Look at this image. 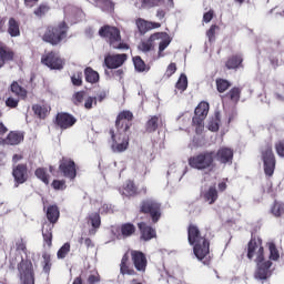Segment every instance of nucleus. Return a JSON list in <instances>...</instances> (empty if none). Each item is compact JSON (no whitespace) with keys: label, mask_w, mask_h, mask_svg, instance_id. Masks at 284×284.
Instances as JSON below:
<instances>
[{"label":"nucleus","mask_w":284,"mask_h":284,"mask_svg":"<svg viewBox=\"0 0 284 284\" xmlns=\"http://www.w3.org/2000/svg\"><path fill=\"white\" fill-rule=\"evenodd\" d=\"M247 258L254 260L255 263H258L260 261H265V251L263 248V240L261 239H252L248 242L247 246Z\"/></svg>","instance_id":"nucleus-6"},{"label":"nucleus","mask_w":284,"mask_h":284,"mask_svg":"<svg viewBox=\"0 0 284 284\" xmlns=\"http://www.w3.org/2000/svg\"><path fill=\"white\" fill-rule=\"evenodd\" d=\"M176 90H180V92H185L187 90V75L181 74L176 84H175Z\"/></svg>","instance_id":"nucleus-41"},{"label":"nucleus","mask_w":284,"mask_h":284,"mask_svg":"<svg viewBox=\"0 0 284 284\" xmlns=\"http://www.w3.org/2000/svg\"><path fill=\"white\" fill-rule=\"evenodd\" d=\"M156 43L159 44L158 59H163V57H165L163 51H165L170 43H172V38H170V34L165 32L152 34L149 40L142 41L139 44V50H141V52H150L151 50H154V45H156Z\"/></svg>","instance_id":"nucleus-2"},{"label":"nucleus","mask_w":284,"mask_h":284,"mask_svg":"<svg viewBox=\"0 0 284 284\" xmlns=\"http://www.w3.org/2000/svg\"><path fill=\"white\" fill-rule=\"evenodd\" d=\"M16 247L18 252H23L26 250V242H23V239L16 240Z\"/></svg>","instance_id":"nucleus-61"},{"label":"nucleus","mask_w":284,"mask_h":284,"mask_svg":"<svg viewBox=\"0 0 284 284\" xmlns=\"http://www.w3.org/2000/svg\"><path fill=\"white\" fill-rule=\"evenodd\" d=\"M141 212L150 214L153 223H158L161 219V204L156 200H144L140 206Z\"/></svg>","instance_id":"nucleus-7"},{"label":"nucleus","mask_w":284,"mask_h":284,"mask_svg":"<svg viewBox=\"0 0 284 284\" xmlns=\"http://www.w3.org/2000/svg\"><path fill=\"white\" fill-rule=\"evenodd\" d=\"M99 281H101V278L99 277V273L92 274L88 277L89 284H95L99 283Z\"/></svg>","instance_id":"nucleus-62"},{"label":"nucleus","mask_w":284,"mask_h":284,"mask_svg":"<svg viewBox=\"0 0 284 284\" xmlns=\"http://www.w3.org/2000/svg\"><path fill=\"white\" fill-rule=\"evenodd\" d=\"M42 258V272H44V274H50V270H52V263H50V254L43 253Z\"/></svg>","instance_id":"nucleus-40"},{"label":"nucleus","mask_w":284,"mask_h":284,"mask_svg":"<svg viewBox=\"0 0 284 284\" xmlns=\"http://www.w3.org/2000/svg\"><path fill=\"white\" fill-rule=\"evenodd\" d=\"M212 19H214V11L213 10H210V11H207L203 14V22L204 23H210V21H212Z\"/></svg>","instance_id":"nucleus-58"},{"label":"nucleus","mask_w":284,"mask_h":284,"mask_svg":"<svg viewBox=\"0 0 284 284\" xmlns=\"http://www.w3.org/2000/svg\"><path fill=\"white\" fill-rule=\"evenodd\" d=\"M12 176L17 183L16 187H19V185L28 181V166L26 164H18L13 168Z\"/></svg>","instance_id":"nucleus-16"},{"label":"nucleus","mask_w":284,"mask_h":284,"mask_svg":"<svg viewBox=\"0 0 284 284\" xmlns=\"http://www.w3.org/2000/svg\"><path fill=\"white\" fill-rule=\"evenodd\" d=\"M261 159L264 163V173L266 176H272L274 174V170H276V159L274 158L272 145H265L262 148Z\"/></svg>","instance_id":"nucleus-5"},{"label":"nucleus","mask_w":284,"mask_h":284,"mask_svg":"<svg viewBox=\"0 0 284 284\" xmlns=\"http://www.w3.org/2000/svg\"><path fill=\"white\" fill-rule=\"evenodd\" d=\"M100 37L108 39L109 44L113 50H128V44L121 41V31L116 27H102L99 30Z\"/></svg>","instance_id":"nucleus-3"},{"label":"nucleus","mask_w":284,"mask_h":284,"mask_svg":"<svg viewBox=\"0 0 284 284\" xmlns=\"http://www.w3.org/2000/svg\"><path fill=\"white\" fill-rule=\"evenodd\" d=\"M234 159V151L227 146H222L215 153V160L223 165L232 164V160Z\"/></svg>","instance_id":"nucleus-15"},{"label":"nucleus","mask_w":284,"mask_h":284,"mask_svg":"<svg viewBox=\"0 0 284 284\" xmlns=\"http://www.w3.org/2000/svg\"><path fill=\"white\" fill-rule=\"evenodd\" d=\"M128 261H130V256L128 255V253H125L121 260L120 272L121 274H129L130 276H132V274H134V270H130L128 267Z\"/></svg>","instance_id":"nucleus-36"},{"label":"nucleus","mask_w":284,"mask_h":284,"mask_svg":"<svg viewBox=\"0 0 284 284\" xmlns=\"http://www.w3.org/2000/svg\"><path fill=\"white\" fill-rule=\"evenodd\" d=\"M241 63H243V58L241 55H234L227 60L226 68L229 70H236V68H240Z\"/></svg>","instance_id":"nucleus-37"},{"label":"nucleus","mask_w":284,"mask_h":284,"mask_svg":"<svg viewBox=\"0 0 284 284\" xmlns=\"http://www.w3.org/2000/svg\"><path fill=\"white\" fill-rule=\"evenodd\" d=\"M71 81H72L73 85H81V83H83V81L81 80V73H74L71 77Z\"/></svg>","instance_id":"nucleus-59"},{"label":"nucleus","mask_w":284,"mask_h":284,"mask_svg":"<svg viewBox=\"0 0 284 284\" xmlns=\"http://www.w3.org/2000/svg\"><path fill=\"white\" fill-rule=\"evenodd\" d=\"M23 141V133L10 132L6 138L3 145H19Z\"/></svg>","instance_id":"nucleus-24"},{"label":"nucleus","mask_w":284,"mask_h":284,"mask_svg":"<svg viewBox=\"0 0 284 284\" xmlns=\"http://www.w3.org/2000/svg\"><path fill=\"white\" fill-rule=\"evenodd\" d=\"M207 129H209L211 132H219V118L211 119V120L209 121Z\"/></svg>","instance_id":"nucleus-50"},{"label":"nucleus","mask_w":284,"mask_h":284,"mask_svg":"<svg viewBox=\"0 0 284 284\" xmlns=\"http://www.w3.org/2000/svg\"><path fill=\"white\" fill-rule=\"evenodd\" d=\"M133 116L134 115L130 111L120 112L115 121L116 131L114 132V130H110L111 150L112 152H115V154L125 152L130 145V135L128 134V131L130 130V125H132L131 121Z\"/></svg>","instance_id":"nucleus-1"},{"label":"nucleus","mask_w":284,"mask_h":284,"mask_svg":"<svg viewBox=\"0 0 284 284\" xmlns=\"http://www.w3.org/2000/svg\"><path fill=\"white\" fill-rule=\"evenodd\" d=\"M271 212L274 216H283L284 214V204L281 202H275L271 209Z\"/></svg>","instance_id":"nucleus-43"},{"label":"nucleus","mask_w":284,"mask_h":284,"mask_svg":"<svg viewBox=\"0 0 284 284\" xmlns=\"http://www.w3.org/2000/svg\"><path fill=\"white\" fill-rule=\"evenodd\" d=\"M267 245L270 252V261H278V258H281V254L278 253V248H276V244L270 242Z\"/></svg>","instance_id":"nucleus-39"},{"label":"nucleus","mask_w":284,"mask_h":284,"mask_svg":"<svg viewBox=\"0 0 284 284\" xmlns=\"http://www.w3.org/2000/svg\"><path fill=\"white\" fill-rule=\"evenodd\" d=\"M131 258L133 261V265L138 272H145L148 267V257L141 251H131Z\"/></svg>","instance_id":"nucleus-14"},{"label":"nucleus","mask_w":284,"mask_h":284,"mask_svg":"<svg viewBox=\"0 0 284 284\" xmlns=\"http://www.w3.org/2000/svg\"><path fill=\"white\" fill-rule=\"evenodd\" d=\"M57 123L62 130H68V128H72L77 123V119L70 113H59L57 115Z\"/></svg>","instance_id":"nucleus-21"},{"label":"nucleus","mask_w":284,"mask_h":284,"mask_svg":"<svg viewBox=\"0 0 284 284\" xmlns=\"http://www.w3.org/2000/svg\"><path fill=\"white\" fill-rule=\"evenodd\" d=\"M84 74L88 83H97L99 81V72L94 71L92 68H87Z\"/></svg>","instance_id":"nucleus-38"},{"label":"nucleus","mask_w":284,"mask_h":284,"mask_svg":"<svg viewBox=\"0 0 284 284\" xmlns=\"http://www.w3.org/2000/svg\"><path fill=\"white\" fill-rule=\"evenodd\" d=\"M138 226L141 232L142 241H152V239H156V230L152 229V226L146 225L144 222H140Z\"/></svg>","instance_id":"nucleus-23"},{"label":"nucleus","mask_w":284,"mask_h":284,"mask_svg":"<svg viewBox=\"0 0 284 284\" xmlns=\"http://www.w3.org/2000/svg\"><path fill=\"white\" fill-rule=\"evenodd\" d=\"M92 105H97V98L89 97L84 102V108L87 110H92Z\"/></svg>","instance_id":"nucleus-55"},{"label":"nucleus","mask_w":284,"mask_h":284,"mask_svg":"<svg viewBox=\"0 0 284 284\" xmlns=\"http://www.w3.org/2000/svg\"><path fill=\"white\" fill-rule=\"evenodd\" d=\"M217 29H219V27L216 24H212L211 28L207 30L206 37H207L209 41H214V37L216 34Z\"/></svg>","instance_id":"nucleus-52"},{"label":"nucleus","mask_w":284,"mask_h":284,"mask_svg":"<svg viewBox=\"0 0 284 284\" xmlns=\"http://www.w3.org/2000/svg\"><path fill=\"white\" fill-rule=\"evenodd\" d=\"M11 92L16 94V97H19V99H27L28 97V90L21 87L19 82H13L11 84Z\"/></svg>","instance_id":"nucleus-33"},{"label":"nucleus","mask_w":284,"mask_h":284,"mask_svg":"<svg viewBox=\"0 0 284 284\" xmlns=\"http://www.w3.org/2000/svg\"><path fill=\"white\" fill-rule=\"evenodd\" d=\"M230 85H232V84L230 83V81H227L225 79L216 80V88H217V92H220V93L225 92L230 88Z\"/></svg>","instance_id":"nucleus-45"},{"label":"nucleus","mask_w":284,"mask_h":284,"mask_svg":"<svg viewBox=\"0 0 284 284\" xmlns=\"http://www.w3.org/2000/svg\"><path fill=\"white\" fill-rule=\"evenodd\" d=\"M8 132V128L0 122V145H3L6 140V133Z\"/></svg>","instance_id":"nucleus-56"},{"label":"nucleus","mask_w":284,"mask_h":284,"mask_svg":"<svg viewBox=\"0 0 284 284\" xmlns=\"http://www.w3.org/2000/svg\"><path fill=\"white\" fill-rule=\"evenodd\" d=\"M70 254V243H64L61 248L58 251V258H65Z\"/></svg>","instance_id":"nucleus-48"},{"label":"nucleus","mask_w":284,"mask_h":284,"mask_svg":"<svg viewBox=\"0 0 284 284\" xmlns=\"http://www.w3.org/2000/svg\"><path fill=\"white\" fill-rule=\"evenodd\" d=\"M84 98H85V92L83 91L75 92L73 95V102L75 103V105H79V103H83Z\"/></svg>","instance_id":"nucleus-51"},{"label":"nucleus","mask_w":284,"mask_h":284,"mask_svg":"<svg viewBox=\"0 0 284 284\" xmlns=\"http://www.w3.org/2000/svg\"><path fill=\"white\" fill-rule=\"evenodd\" d=\"M174 72H176V64L175 63L169 64V67L166 68V77H172Z\"/></svg>","instance_id":"nucleus-63"},{"label":"nucleus","mask_w":284,"mask_h":284,"mask_svg":"<svg viewBox=\"0 0 284 284\" xmlns=\"http://www.w3.org/2000/svg\"><path fill=\"white\" fill-rule=\"evenodd\" d=\"M187 239L190 245H196L199 243H205V237L201 236V231L199 226L191 224L187 229Z\"/></svg>","instance_id":"nucleus-17"},{"label":"nucleus","mask_w":284,"mask_h":284,"mask_svg":"<svg viewBox=\"0 0 284 284\" xmlns=\"http://www.w3.org/2000/svg\"><path fill=\"white\" fill-rule=\"evenodd\" d=\"M275 150L277 152V154L284 159V141L281 140L275 144Z\"/></svg>","instance_id":"nucleus-54"},{"label":"nucleus","mask_w":284,"mask_h":284,"mask_svg":"<svg viewBox=\"0 0 284 284\" xmlns=\"http://www.w3.org/2000/svg\"><path fill=\"white\" fill-rule=\"evenodd\" d=\"M90 223L94 230H99L101 227V215L99 213H92L90 215Z\"/></svg>","instance_id":"nucleus-47"},{"label":"nucleus","mask_w":284,"mask_h":284,"mask_svg":"<svg viewBox=\"0 0 284 284\" xmlns=\"http://www.w3.org/2000/svg\"><path fill=\"white\" fill-rule=\"evenodd\" d=\"M227 97L233 101V103H239V100L241 99V89L233 88L229 91Z\"/></svg>","instance_id":"nucleus-46"},{"label":"nucleus","mask_w":284,"mask_h":284,"mask_svg":"<svg viewBox=\"0 0 284 284\" xmlns=\"http://www.w3.org/2000/svg\"><path fill=\"white\" fill-rule=\"evenodd\" d=\"M133 64L138 72H145V62H143L141 57L133 58Z\"/></svg>","instance_id":"nucleus-49"},{"label":"nucleus","mask_w":284,"mask_h":284,"mask_svg":"<svg viewBox=\"0 0 284 284\" xmlns=\"http://www.w3.org/2000/svg\"><path fill=\"white\" fill-rule=\"evenodd\" d=\"M128 61V54H109L104 58V63L106 68L110 70H116V68H121Z\"/></svg>","instance_id":"nucleus-12"},{"label":"nucleus","mask_w":284,"mask_h":284,"mask_svg":"<svg viewBox=\"0 0 284 284\" xmlns=\"http://www.w3.org/2000/svg\"><path fill=\"white\" fill-rule=\"evenodd\" d=\"M193 252L197 261H203V258H205V256L210 254V242H207V240H204V242L194 244Z\"/></svg>","instance_id":"nucleus-19"},{"label":"nucleus","mask_w":284,"mask_h":284,"mask_svg":"<svg viewBox=\"0 0 284 284\" xmlns=\"http://www.w3.org/2000/svg\"><path fill=\"white\" fill-rule=\"evenodd\" d=\"M60 171L67 179H77V164L70 159H64L60 163Z\"/></svg>","instance_id":"nucleus-13"},{"label":"nucleus","mask_w":284,"mask_h":284,"mask_svg":"<svg viewBox=\"0 0 284 284\" xmlns=\"http://www.w3.org/2000/svg\"><path fill=\"white\" fill-rule=\"evenodd\" d=\"M201 196L205 203H207L209 205H214V203L219 201V191L216 190V186L211 185L202 191Z\"/></svg>","instance_id":"nucleus-20"},{"label":"nucleus","mask_w":284,"mask_h":284,"mask_svg":"<svg viewBox=\"0 0 284 284\" xmlns=\"http://www.w3.org/2000/svg\"><path fill=\"white\" fill-rule=\"evenodd\" d=\"M99 212H100V214H105V213L110 212V205L102 204L101 207H99Z\"/></svg>","instance_id":"nucleus-64"},{"label":"nucleus","mask_w":284,"mask_h":284,"mask_svg":"<svg viewBox=\"0 0 284 284\" xmlns=\"http://www.w3.org/2000/svg\"><path fill=\"white\" fill-rule=\"evenodd\" d=\"M36 176L37 179L42 181V183H44L45 185L50 183V175H48V172H45V169H37Z\"/></svg>","instance_id":"nucleus-42"},{"label":"nucleus","mask_w":284,"mask_h":284,"mask_svg":"<svg viewBox=\"0 0 284 284\" xmlns=\"http://www.w3.org/2000/svg\"><path fill=\"white\" fill-rule=\"evenodd\" d=\"M51 185L53 190H65V181L63 180H54Z\"/></svg>","instance_id":"nucleus-53"},{"label":"nucleus","mask_w":284,"mask_h":284,"mask_svg":"<svg viewBox=\"0 0 284 284\" xmlns=\"http://www.w3.org/2000/svg\"><path fill=\"white\" fill-rule=\"evenodd\" d=\"M32 110L34 112V115L38 116L39 119H45V116L50 114V106L45 104H34L32 106Z\"/></svg>","instance_id":"nucleus-28"},{"label":"nucleus","mask_w":284,"mask_h":284,"mask_svg":"<svg viewBox=\"0 0 284 284\" xmlns=\"http://www.w3.org/2000/svg\"><path fill=\"white\" fill-rule=\"evenodd\" d=\"M6 105L8 108H17L19 105V100H17L14 98H8L6 101Z\"/></svg>","instance_id":"nucleus-60"},{"label":"nucleus","mask_w":284,"mask_h":284,"mask_svg":"<svg viewBox=\"0 0 284 284\" xmlns=\"http://www.w3.org/2000/svg\"><path fill=\"white\" fill-rule=\"evenodd\" d=\"M94 6L101 8L103 12H112L114 10V3L110 0H94Z\"/></svg>","instance_id":"nucleus-35"},{"label":"nucleus","mask_w":284,"mask_h":284,"mask_svg":"<svg viewBox=\"0 0 284 284\" xmlns=\"http://www.w3.org/2000/svg\"><path fill=\"white\" fill-rule=\"evenodd\" d=\"M214 163V153L206 152L189 160V165L195 170H207Z\"/></svg>","instance_id":"nucleus-8"},{"label":"nucleus","mask_w":284,"mask_h":284,"mask_svg":"<svg viewBox=\"0 0 284 284\" xmlns=\"http://www.w3.org/2000/svg\"><path fill=\"white\" fill-rule=\"evenodd\" d=\"M14 59V53L12 51H7L3 47L0 45V68L6 65V62L12 61Z\"/></svg>","instance_id":"nucleus-34"},{"label":"nucleus","mask_w":284,"mask_h":284,"mask_svg":"<svg viewBox=\"0 0 284 284\" xmlns=\"http://www.w3.org/2000/svg\"><path fill=\"white\" fill-rule=\"evenodd\" d=\"M256 263L255 278L256 281H267L272 276V261L261 260Z\"/></svg>","instance_id":"nucleus-10"},{"label":"nucleus","mask_w":284,"mask_h":284,"mask_svg":"<svg viewBox=\"0 0 284 284\" xmlns=\"http://www.w3.org/2000/svg\"><path fill=\"white\" fill-rule=\"evenodd\" d=\"M210 112V104L207 102H201L195 108V116L193 118V123L201 125Z\"/></svg>","instance_id":"nucleus-18"},{"label":"nucleus","mask_w":284,"mask_h":284,"mask_svg":"<svg viewBox=\"0 0 284 284\" xmlns=\"http://www.w3.org/2000/svg\"><path fill=\"white\" fill-rule=\"evenodd\" d=\"M135 26L140 32V34H145L146 32H150V30H156L161 26L159 22H150L142 18L136 19Z\"/></svg>","instance_id":"nucleus-22"},{"label":"nucleus","mask_w":284,"mask_h":284,"mask_svg":"<svg viewBox=\"0 0 284 284\" xmlns=\"http://www.w3.org/2000/svg\"><path fill=\"white\" fill-rule=\"evenodd\" d=\"M7 32L10 34V37H21V28L14 18L9 19Z\"/></svg>","instance_id":"nucleus-25"},{"label":"nucleus","mask_w":284,"mask_h":284,"mask_svg":"<svg viewBox=\"0 0 284 284\" xmlns=\"http://www.w3.org/2000/svg\"><path fill=\"white\" fill-rule=\"evenodd\" d=\"M165 0H142V8L150 10V8H156L161 6Z\"/></svg>","instance_id":"nucleus-44"},{"label":"nucleus","mask_w":284,"mask_h":284,"mask_svg":"<svg viewBox=\"0 0 284 284\" xmlns=\"http://www.w3.org/2000/svg\"><path fill=\"white\" fill-rule=\"evenodd\" d=\"M161 123H163V118L161 115H153L146 122V130L149 132H156V130H159V125H161Z\"/></svg>","instance_id":"nucleus-26"},{"label":"nucleus","mask_w":284,"mask_h":284,"mask_svg":"<svg viewBox=\"0 0 284 284\" xmlns=\"http://www.w3.org/2000/svg\"><path fill=\"white\" fill-rule=\"evenodd\" d=\"M174 173L181 174V179H183V176L187 174V165L185 164V162L172 164L169 169V174H174Z\"/></svg>","instance_id":"nucleus-29"},{"label":"nucleus","mask_w":284,"mask_h":284,"mask_svg":"<svg viewBox=\"0 0 284 284\" xmlns=\"http://www.w3.org/2000/svg\"><path fill=\"white\" fill-rule=\"evenodd\" d=\"M120 193L122 196H134V194H136V186H134V182L126 181L122 190H120Z\"/></svg>","instance_id":"nucleus-31"},{"label":"nucleus","mask_w":284,"mask_h":284,"mask_svg":"<svg viewBox=\"0 0 284 284\" xmlns=\"http://www.w3.org/2000/svg\"><path fill=\"white\" fill-rule=\"evenodd\" d=\"M41 63L50 68V70H63V59L55 52H49L42 55Z\"/></svg>","instance_id":"nucleus-9"},{"label":"nucleus","mask_w":284,"mask_h":284,"mask_svg":"<svg viewBox=\"0 0 284 284\" xmlns=\"http://www.w3.org/2000/svg\"><path fill=\"white\" fill-rule=\"evenodd\" d=\"M54 225L52 224H44L42 226V236L44 242L47 243L48 247H52V229Z\"/></svg>","instance_id":"nucleus-30"},{"label":"nucleus","mask_w":284,"mask_h":284,"mask_svg":"<svg viewBox=\"0 0 284 284\" xmlns=\"http://www.w3.org/2000/svg\"><path fill=\"white\" fill-rule=\"evenodd\" d=\"M50 8L48 6L41 4L39 9L34 11V14H37V17H41L42 14H45V12H48Z\"/></svg>","instance_id":"nucleus-57"},{"label":"nucleus","mask_w":284,"mask_h":284,"mask_svg":"<svg viewBox=\"0 0 284 284\" xmlns=\"http://www.w3.org/2000/svg\"><path fill=\"white\" fill-rule=\"evenodd\" d=\"M18 270L20 272V281H22L23 284H34V273L31 263L22 262Z\"/></svg>","instance_id":"nucleus-11"},{"label":"nucleus","mask_w":284,"mask_h":284,"mask_svg":"<svg viewBox=\"0 0 284 284\" xmlns=\"http://www.w3.org/2000/svg\"><path fill=\"white\" fill-rule=\"evenodd\" d=\"M120 232H121L120 235H118L119 240L128 239L132 236L134 232H136V227H134L132 223H125L121 226Z\"/></svg>","instance_id":"nucleus-27"},{"label":"nucleus","mask_w":284,"mask_h":284,"mask_svg":"<svg viewBox=\"0 0 284 284\" xmlns=\"http://www.w3.org/2000/svg\"><path fill=\"white\" fill-rule=\"evenodd\" d=\"M60 212L57 205H51L47 209V219L50 223H57L59 221Z\"/></svg>","instance_id":"nucleus-32"},{"label":"nucleus","mask_w":284,"mask_h":284,"mask_svg":"<svg viewBox=\"0 0 284 284\" xmlns=\"http://www.w3.org/2000/svg\"><path fill=\"white\" fill-rule=\"evenodd\" d=\"M65 37H68V27L65 26V22H62L57 27H49L44 32L42 40L51 45H59Z\"/></svg>","instance_id":"nucleus-4"}]
</instances>
